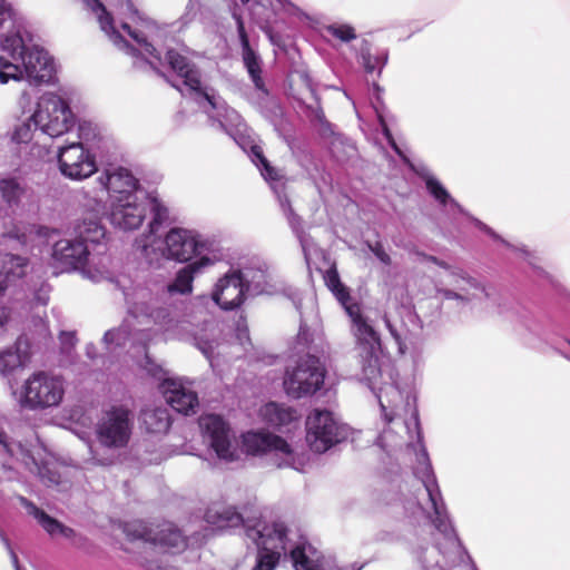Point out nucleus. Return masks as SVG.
Masks as SVG:
<instances>
[{"instance_id": "50", "label": "nucleus", "mask_w": 570, "mask_h": 570, "mask_svg": "<svg viewBox=\"0 0 570 570\" xmlns=\"http://www.w3.org/2000/svg\"><path fill=\"white\" fill-rule=\"evenodd\" d=\"M311 341H312V334H311L309 330L305 325L301 324L299 331L297 334V343L305 347L309 344Z\"/></svg>"}, {"instance_id": "24", "label": "nucleus", "mask_w": 570, "mask_h": 570, "mask_svg": "<svg viewBox=\"0 0 570 570\" xmlns=\"http://www.w3.org/2000/svg\"><path fill=\"white\" fill-rule=\"evenodd\" d=\"M400 321L393 322L386 315L384 323L391 336L395 341L400 354H404L407 350V343L412 344L422 333L423 324L416 312L406 306H402L399 311Z\"/></svg>"}, {"instance_id": "38", "label": "nucleus", "mask_w": 570, "mask_h": 570, "mask_svg": "<svg viewBox=\"0 0 570 570\" xmlns=\"http://www.w3.org/2000/svg\"><path fill=\"white\" fill-rule=\"evenodd\" d=\"M325 282L327 287L331 289V292L334 294V296L337 298V301L344 308H347V306L352 305L350 303L351 296L348 289L341 283V279L336 271H328L325 276Z\"/></svg>"}, {"instance_id": "19", "label": "nucleus", "mask_w": 570, "mask_h": 570, "mask_svg": "<svg viewBox=\"0 0 570 570\" xmlns=\"http://www.w3.org/2000/svg\"><path fill=\"white\" fill-rule=\"evenodd\" d=\"M125 532L132 540H142L155 549L178 552L186 547L185 537L171 522H164L154 528H148L145 523L137 521L126 524Z\"/></svg>"}, {"instance_id": "30", "label": "nucleus", "mask_w": 570, "mask_h": 570, "mask_svg": "<svg viewBox=\"0 0 570 570\" xmlns=\"http://www.w3.org/2000/svg\"><path fill=\"white\" fill-rule=\"evenodd\" d=\"M204 518L208 524L217 529L234 528L243 523V517L235 508L225 507L220 503L208 507Z\"/></svg>"}, {"instance_id": "54", "label": "nucleus", "mask_w": 570, "mask_h": 570, "mask_svg": "<svg viewBox=\"0 0 570 570\" xmlns=\"http://www.w3.org/2000/svg\"><path fill=\"white\" fill-rule=\"evenodd\" d=\"M10 17V7L6 0H0V27Z\"/></svg>"}, {"instance_id": "36", "label": "nucleus", "mask_w": 570, "mask_h": 570, "mask_svg": "<svg viewBox=\"0 0 570 570\" xmlns=\"http://www.w3.org/2000/svg\"><path fill=\"white\" fill-rule=\"evenodd\" d=\"M27 193L26 187L16 178L0 179V194L3 202L9 206H18Z\"/></svg>"}, {"instance_id": "49", "label": "nucleus", "mask_w": 570, "mask_h": 570, "mask_svg": "<svg viewBox=\"0 0 570 570\" xmlns=\"http://www.w3.org/2000/svg\"><path fill=\"white\" fill-rule=\"evenodd\" d=\"M60 342L63 350H69L75 346L77 338L73 332H62L60 334Z\"/></svg>"}, {"instance_id": "8", "label": "nucleus", "mask_w": 570, "mask_h": 570, "mask_svg": "<svg viewBox=\"0 0 570 570\" xmlns=\"http://www.w3.org/2000/svg\"><path fill=\"white\" fill-rule=\"evenodd\" d=\"M1 49L21 66V80L39 83L51 79L55 70L52 58L39 46L28 45L19 31L4 35Z\"/></svg>"}, {"instance_id": "44", "label": "nucleus", "mask_w": 570, "mask_h": 570, "mask_svg": "<svg viewBox=\"0 0 570 570\" xmlns=\"http://www.w3.org/2000/svg\"><path fill=\"white\" fill-rule=\"evenodd\" d=\"M473 222L478 228L485 232L488 235H490L493 239L502 242L505 246L511 247L515 250H520L524 258L529 262V264L534 265L533 259L535 258L530 252H528L524 247H517L508 243L507 240L502 239L492 228L483 224L481 220L473 218Z\"/></svg>"}, {"instance_id": "9", "label": "nucleus", "mask_w": 570, "mask_h": 570, "mask_svg": "<svg viewBox=\"0 0 570 570\" xmlns=\"http://www.w3.org/2000/svg\"><path fill=\"white\" fill-rule=\"evenodd\" d=\"M65 391L62 376L47 371H37L13 392V395L21 409L39 411L58 406Z\"/></svg>"}, {"instance_id": "46", "label": "nucleus", "mask_w": 570, "mask_h": 570, "mask_svg": "<svg viewBox=\"0 0 570 570\" xmlns=\"http://www.w3.org/2000/svg\"><path fill=\"white\" fill-rule=\"evenodd\" d=\"M367 248L375 255V257L384 265L389 266L392 263L391 256L385 250L381 242L370 243L366 242Z\"/></svg>"}, {"instance_id": "14", "label": "nucleus", "mask_w": 570, "mask_h": 570, "mask_svg": "<svg viewBox=\"0 0 570 570\" xmlns=\"http://www.w3.org/2000/svg\"><path fill=\"white\" fill-rule=\"evenodd\" d=\"M249 157L252 158V161L261 170V174L264 177V179L271 184L272 188L277 194V198L282 207V210L286 216L291 228L293 229V232L295 233L301 243L305 258L308 259L311 242L308 236L304 233L302 228L301 217L294 213L288 198L285 195L281 194L279 187L283 188L284 185L281 183L282 176L279 171L269 165V163L267 161L263 154L262 148L257 145H253L250 147Z\"/></svg>"}, {"instance_id": "3", "label": "nucleus", "mask_w": 570, "mask_h": 570, "mask_svg": "<svg viewBox=\"0 0 570 570\" xmlns=\"http://www.w3.org/2000/svg\"><path fill=\"white\" fill-rule=\"evenodd\" d=\"M245 533L258 549L257 562L252 570H274L281 558L287 556L295 570H306V564L315 561V548L281 520L257 521L247 525Z\"/></svg>"}, {"instance_id": "31", "label": "nucleus", "mask_w": 570, "mask_h": 570, "mask_svg": "<svg viewBox=\"0 0 570 570\" xmlns=\"http://www.w3.org/2000/svg\"><path fill=\"white\" fill-rule=\"evenodd\" d=\"M377 399L385 421L392 422L400 414L399 403L403 401V394L395 385H387L380 389Z\"/></svg>"}, {"instance_id": "33", "label": "nucleus", "mask_w": 570, "mask_h": 570, "mask_svg": "<svg viewBox=\"0 0 570 570\" xmlns=\"http://www.w3.org/2000/svg\"><path fill=\"white\" fill-rule=\"evenodd\" d=\"M142 424L150 433H164L170 426L168 411L161 407L145 409L141 412Z\"/></svg>"}, {"instance_id": "61", "label": "nucleus", "mask_w": 570, "mask_h": 570, "mask_svg": "<svg viewBox=\"0 0 570 570\" xmlns=\"http://www.w3.org/2000/svg\"><path fill=\"white\" fill-rule=\"evenodd\" d=\"M279 3L284 4L285 2H287V0H277Z\"/></svg>"}, {"instance_id": "2", "label": "nucleus", "mask_w": 570, "mask_h": 570, "mask_svg": "<svg viewBox=\"0 0 570 570\" xmlns=\"http://www.w3.org/2000/svg\"><path fill=\"white\" fill-rule=\"evenodd\" d=\"M415 476L421 482L414 501L409 500L405 510L413 517L419 513L426 517L443 537V542L425 548L417 559L422 570H476L465 549L463 548L450 519L433 473L428 453L424 448L417 454Z\"/></svg>"}, {"instance_id": "25", "label": "nucleus", "mask_w": 570, "mask_h": 570, "mask_svg": "<svg viewBox=\"0 0 570 570\" xmlns=\"http://www.w3.org/2000/svg\"><path fill=\"white\" fill-rule=\"evenodd\" d=\"M167 403L178 413L189 415L196 413L198 397L196 392L180 379H165L160 385Z\"/></svg>"}, {"instance_id": "32", "label": "nucleus", "mask_w": 570, "mask_h": 570, "mask_svg": "<svg viewBox=\"0 0 570 570\" xmlns=\"http://www.w3.org/2000/svg\"><path fill=\"white\" fill-rule=\"evenodd\" d=\"M261 415L273 426L286 425L297 419V412L288 406L274 402L261 409Z\"/></svg>"}, {"instance_id": "42", "label": "nucleus", "mask_w": 570, "mask_h": 570, "mask_svg": "<svg viewBox=\"0 0 570 570\" xmlns=\"http://www.w3.org/2000/svg\"><path fill=\"white\" fill-rule=\"evenodd\" d=\"M22 365L21 357L18 352L6 350L0 353V374L7 375Z\"/></svg>"}, {"instance_id": "11", "label": "nucleus", "mask_w": 570, "mask_h": 570, "mask_svg": "<svg viewBox=\"0 0 570 570\" xmlns=\"http://www.w3.org/2000/svg\"><path fill=\"white\" fill-rule=\"evenodd\" d=\"M325 365L315 356L307 354L299 357L293 365L286 366L283 386L292 399H303L315 394L324 385Z\"/></svg>"}, {"instance_id": "1", "label": "nucleus", "mask_w": 570, "mask_h": 570, "mask_svg": "<svg viewBox=\"0 0 570 570\" xmlns=\"http://www.w3.org/2000/svg\"><path fill=\"white\" fill-rule=\"evenodd\" d=\"M213 264L208 256L187 264L178 271L174 282L166 286L132 283L129 278L117 279L116 285L122 291L128 316L122 324L109 330L104 335V343L110 351L125 347L128 343L144 348L161 332L171 327L167 307L161 305L160 293L189 294L193 291L195 276Z\"/></svg>"}, {"instance_id": "34", "label": "nucleus", "mask_w": 570, "mask_h": 570, "mask_svg": "<svg viewBox=\"0 0 570 570\" xmlns=\"http://www.w3.org/2000/svg\"><path fill=\"white\" fill-rule=\"evenodd\" d=\"M39 232L35 225H13L2 234V244L19 249L27 246L31 234Z\"/></svg>"}, {"instance_id": "29", "label": "nucleus", "mask_w": 570, "mask_h": 570, "mask_svg": "<svg viewBox=\"0 0 570 570\" xmlns=\"http://www.w3.org/2000/svg\"><path fill=\"white\" fill-rule=\"evenodd\" d=\"M238 35H239V39H240L243 60H244L245 67L248 71L255 87L258 90L266 92L264 81L261 77V72H262L261 59L255 53V51L250 48L249 40H248V37L246 35V31H245V28H244V24L242 21H238Z\"/></svg>"}, {"instance_id": "63", "label": "nucleus", "mask_w": 570, "mask_h": 570, "mask_svg": "<svg viewBox=\"0 0 570 570\" xmlns=\"http://www.w3.org/2000/svg\"><path fill=\"white\" fill-rule=\"evenodd\" d=\"M244 3H247L249 0H242Z\"/></svg>"}, {"instance_id": "55", "label": "nucleus", "mask_w": 570, "mask_h": 570, "mask_svg": "<svg viewBox=\"0 0 570 570\" xmlns=\"http://www.w3.org/2000/svg\"><path fill=\"white\" fill-rule=\"evenodd\" d=\"M31 102V97L28 92L23 91L19 99V105L24 107V105H29Z\"/></svg>"}, {"instance_id": "16", "label": "nucleus", "mask_w": 570, "mask_h": 570, "mask_svg": "<svg viewBox=\"0 0 570 570\" xmlns=\"http://www.w3.org/2000/svg\"><path fill=\"white\" fill-rule=\"evenodd\" d=\"M347 436V428L327 410H314L306 420V441L314 452L324 453Z\"/></svg>"}, {"instance_id": "23", "label": "nucleus", "mask_w": 570, "mask_h": 570, "mask_svg": "<svg viewBox=\"0 0 570 570\" xmlns=\"http://www.w3.org/2000/svg\"><path fill=\"white\" fill-rule=\"evenodd\" d=\"M240 271L230 269L220 277L212 293L213 301L225 311L239 307L248 296Z\"/></svg>"}, {"instance_id": "35", "label": "nucleus", "mask_w": 570, "mask_h": 570, "mask_svg": "<svg viewBox=\"0 0 570 570\" xmlns=\"http://www.w3.org/2000/svg\"><path fill=\"white\" fill-rule=\"evenodd\" d=\"M419 175L425 180V186L429 193L443 206L450 205L452 209L464 213L463 208L450 196L448 190L442 184L428 171H417Z\"/></svg>"}, {"instance_id": "6", "label": "nucleus", "mask_w": 570, "mask_h": 570, "mask_svg": "<svg viewBox=\"0 0 570 570\" xmlns=\"http://www.w3.org/2000/svg\"><path fill=\"white\" fill-rule=\"evenodd\" d=\"M151 213L149 233L155 235L159 226L168 219V208L156 197L145 190H136L111 200L109 220L122 230H134L141 226L147 214Z\"/></svg>"}, {"instance_id": "41", "label": "nucleus", "mask_w": 570, "mask_h": 570, "mask_svg": "<svg viewBox=\"0 0 570 570\" xmlns=\"http://www.w3.org/2000/svg\"><path fill=\"white\" fill-rule=\"evenodd\" d=\"M121 28L136 41L140 48V52H144L160 61V56L158 55L157 50L150 42L147 41V38L140 31L132 29L127 22L121 23Z\"/></svg>"}, {"instance_id": "13", "label": "nucleus", "mask_w": 570, "mask_h": 570, "mask_svg": "<svg viewBox=\"0 0 570 570\" xmlns=\"http://www.w3.org/2000/svg\"><path fill=\"white\" fill-rule=\"evenodd\" d=\"M32 120L42 134L55 138L68 132L75 126L76 117L65 99L53 92H46L36 104Z\"/></svg>"}, {"instance_id": "5", "label": "nucleus", "mask_w": 570, "mask_h": 570, "mask_svg": "<svg viewBox=\"0 0 570 570\" xmlns=\"http://www.w3.org/2000/svg\"><path fill=\"white\" fill-rule=\"evenodd\" d=\"M106 229L97 217L83 218L73 226V237L63 238L55 243L52 259L65 272L80 271L89 276L90 250L88 244L99 248L106 247Z\"/></svg>"}, {"instance_id": "39", "label": "nucleus", "mask_w": 570, "mask_h": 570, "mask_svg": "<svg viewBox=\"0 0 570 570\" xmlns=\"http://www.w3.org/2000/svg\"><path fill=\"white\" fill-rule=\"evenodd\" d=\"M36 130H39V126L36 125V121L32 120L31 114L28 118L14 127L12 132V140L18 144H27L32 139Z\"/></svg>"}, {"instance_id": "21", "label": "nucleus", "mask_w": 570, "mask_h": 570, "mask_svg": "<svg viewBox=\"0 0 570 570\" xmlns=\"http://www.w3.org/2000/svg\"><path fill=\"white\" fill-rule=\"evenodd\" d=\"M164 255L178 262L207 256L209 243L198 233L185 228H171L165 236Z\"/></svg>"}, {"instance_id": "10", "label": "nucleus", "mask_w": 570, "mask_h": 570, "mask_svg": "<svg viewBox=\"0 0 570 570\" xmlns=\"http://www.w3.org/2000/svg\"><path fill=\"white\" fill-rule=\"evenodd\" d=\"M6 419L0 415V483L14 479V471L8 464L4 458H17L23 461L30 472L37 474L48 487L60 484V474L57 471V464L52 460L37 459L29 451H26L21 444L10 440L4 432Z\"/></svg>"}, {"instance_id": "22", "label": "nucleus", "mask_w": 570, "mask_h": 570, "mask_svg": "<svg viewBox=\"0 0 570 570\" xmlns=\"http://www.w3.org/2000/svg\"><path fill=\"white\" fill-rule=\"evenodd\" d=\"M58 163L61 174L70 179H85L97 170L94 157L81 142L60 147Z\"/></svg>"}, {"instance_id": "52", "label": "nucleus", "mask_w": 570, "mask_h": 570, "mask_svg": "<svg viewBox=\"0 0 570 570\" xmlns=\"http://www.w3.org/2000/svg\"><path fill=\"white\" fill-rule=\"evenodd\" d=\"M308 117L311 118V120L317 121L320 124H323L325 118L323 110L318 106L308 107Z\"/></svg>"}, {"instance_id": "27", "label": "nucleus", "mask_w": 570, "mask_h": 570, "mask_svg": "<svg viewBox=\"0 0 570 570\" xmlns=\"http://www.w3.org/2000/svg\"><path fill=\"white\" fill-rule=\"evenodd\" d=\"M249 295H276L282 291V282L267 266H249L240 271Z\"/></svg>"}, {"instance_id": "12", "label": "nucleus", "mask_w": 570, "mask_h": 570, "mask_svg": "<svg viewBox=\"0 0 570 570\" xmlns=\"http://www.w3.org/2000/svg\"><path fill=\"white\" fill-rule=\"evenodd\" d=\"M434 287L440 299L453 301L456 306H465L491 295L482 282L455 266L438 276Z\"/></svg>"}, {"instance_id": "4", "label": "nucleus", "mask_w": 570, "mask_h": 570, "mask_svg": "<svg viewBox=\"0 0 570 570\" xmlns=\"http://www.w3.org/2000/svg\"><path fill=\"white\" fill-rule=\"evenodd\" d=\"M165 58L180 81V83L171 82V86L183 96L193 98L207 114L213 126H217L234 138L236 134L246 131L242 116L230 108L213 88L203 85L199 70L186 57L170 49Z\"/></svg>"}, {"instance_id": "18", "label": "nucleus", "mask_w": 570, "mask_h": 570, "mask_svg": "<svg viewBox=\"0 0 570 570\" xmlns=\"http://www.w3.org/2000/svg\"><path fill=\"white\" fill-rule=\"evenodd\" d=\"M243 444L250 454H274L279 468L288 466L298 471L304 464V459L285 440L272 433L247 432L243 435Z\"/></svg>"}, {"instance_id": "40", "label": "nucleus", "mask_w": 570, "mask_h": 570, "mask_svg": "<svg viewBox=\"0 0 570 570\" xmlns=\"http://www.w3.org/2000/svg\"><path fill=\"white\" fill-rule=\"evenodd\" d=\"M21 66L14 60L0 56V85L9 80H21Z\"/></svg>"}, {"instance_id": "26", "label": "nucleus", "mask_w": 570, "mask_h": 570, "mask_svg": "<svg viewBox=\"0 0 570 570\" xmlns=\"http://www.w3.org/2000/svg\"><path fill=\"white\" fill-rule=\"evenodd\" d=\"M19 501L26 508L27 512L38 521L41 528L50 537H63L70 540L77 548H81L85 544L86 538L77 533L72 528H69L57 519L50 517L24 497H19Z\"/></svg>"}, {"instance_id": "15", "label": "nucleus", "mask_w": 570, "mask_h": 570, "mask_svg": "<svg viewBox=\"0 0 570 570\" xmlns=\"http://www.w3.org/2000/svg\"><path fill=\"white\" fill-rule=\"evenodd\" d=\"M134 415L124 405H114L106 410L96 428L98 442L108 449L125 448L130 439Z\"/></svg>"}, {"instance_id": "28", "label": "nucleus", "mask_w": 570, "mask_h": 570, "mask_svg": "<svg viewBox=\"0 0 570 570\" xmlns=\"http://www.w3.org/2000/svg\"><path fill=\"white\" fill-rule=\"evenodd\" d=\"M81 2L86 9L90 10L96 16L101 30L117 47L128 50L131 55L136 53V49L130 47L115 28L111 16L107 12L106 8L99 0H81Z\"/></svg>"}, {"instance_id": "59", "label": "nucleus", "mask_w": 570, "mask_h": 570, "mask_svg": "<svg viewBox=\"0 0 570 570\" xmlns=\"http://www.w3.org/2000/svg\"><path fill=\"white\" fill-rule=\"evenodd\" d=\"M92 460L99 464H107V462L102 461V460H99L97 459L95 455H92Z\"/></svg>"}, {"instance_id": "51", "label": "nucleus", "mask_w": 570, "mask_h": 570, "mask_svg": "<svg viewBox=\"0 0 570 570\" xmlns=\"http://www.w3.org/2000/svg\"><path fill=\"white\" fill-rule=\"evenodd\" d=\"M417 256L421 257L423 261L431 262V263L438 265L439 267L443 268L444 273H446L452 267L446 262L439 259L438 257L432 256V255H426L424 253H417Z\"/></svg>"}, {"instance_id": "43", "label": "nucleus", "mask_w": 570, "mask_h": 570, "mask_svg": "<svg viewBox=\"0 0 570 570\" xmlns=\"http://www.w3.org/2000/svg\"><path fill=\"white\" fill-rule=\"evenodd\" d=\"M361 61L366 72L371 73L377 68L379 73H381L382 68L387 62V53L382 52L379 56H372L368 50H362Z\"/></svg>"}, {"instance_id": "60", "label": "nucleus", "mask_w": 570, "mask_h": 570, "mask_svg": "<svg viewBox=\"0 0 570 570\" xmlns=\"http://www.w3.org/2000/svg\"><path fill=\"white\" fill-rule=\"evenodd\" d=\"M411 404H410V396L406 395V401H405V407H410Z\"/></svg>"}, {"instance_id": "37", "label": "nucleus", "mask_w": 570, "mask_h": 570, "mask_svg": "<svg viewBox=\"0 0 570 570\" xmlns=\"http://www.w3.org/2000/svg\"><path fill=\"white\" fill-rule=\"evenodd\" d=\"M27 271V259L20 255L7 254L2 263V273L8 282L21 278Z\"/></svg>"}, {"instance_id": "53", "label": "nucleus", "mask_w": 570, "mask_h": 570, "mask_svg": "<svg viewBox=\"0 0 570 570\" xmlns=\"http://www.w3.org/2000/svg\"><path fill=\"white\" fill-rule=\"evenodd\" d=\"M380 120H381V124L383 126V131H384V135L385 137L387 138L389 142L391 144L392 148L397 153V155H400L401 157H403L405 159V157L403 156L402 151L400 150V148L397 147V145L395 144L389 128L386 127V125L383 122L382 118L380 117Z\"/></svg>"}, {"instance_id": "17", "label": "nucleus", "mask_w": 570, "mask_h": 570, "mask_svg": "<svg viewBox=\"0 0 570 570\" xmlns=\"http://www.w3.org/2000/svg\"><path fill=\"white\" fill-rule=\"evenodd\" d=\"M346 314L351 318V330L357 343L368 354L367 364L363 366L364 377L372 384L380 375L379 360L376 353L381 348V340L379 333L374 330L368 320L363 316L356 304L345 308Z\"/></svg>"}, {"instance_id": "57", "label": "nucleus", "mask_w": 570, "mask_h": 570, "mask_svg": "<svg viewBox=\"0 0 570 570\" xmlns=\"http://www.w3.org/2000/svg\"><path fill=\"white\" fill-rule=\"evenodd\" d=\"M412 419H413V422H414V425L416 429H419V419H417V413L416 411H413L412 413Z\"/></svg>"}, {"instance_id": "48", "label": "nucleus", "mask_w": 570, "mask_h": 570, "mask_svg": "<svg viewBox=\"0 0 570 570\" xmlns=\"http://www.w3.org/2000/svg\"><path fill=\"white\" fill-rule=\"evenodd\" d=\"M0 540L4 544L6 549L8 550L9 554H10V558H11V562H12L14 569L16 570H21L20 564H19L18 556L13 551V549H12V547L10 544L9 539L6 537L4 532L1 529H0Z\"/></svg>"}, {"instance_id": "56", "label": "nucleus", "mask_w": 570, "mask_h": 570, "mask_svg": "<svg viewBox=\"0 0 570 570\" xmlns=\"http://www.w3.org/2000/svg\"><path fill=\"white\" fill-rule=\"evenodd\" d=\"M86 353H87L88 357L95 358L96 357V347L92 344L87 345Z\"/></svg>"}, {"instance_id": "20", "label": "nucleus", "mask_w": 570, "mask_h": 570, "mask_svg": "<svg viewBox=\"0 0 570 570\" xmlns=\"http://www.w3.org/2000/svg\"><path fill=\"white\" fill-rule=\"evenodd\" d=\"M203 436L216 455L226 462L238 458L237 441L228 424L216 414L203 415L199 419Z\"/></svg>"}, {"instance_id": "62", "label": "nucleus", "mask_w": 570, "mask_h": 570, "mask_svg": "<svg viewBox=\"0 0 570 570\" xmlns=\"http://www.w3.org/2000/svg\"><path fill=\"white\" fill-rule=\"evenodd\" d=\"M417 438H419V440H421V433H420V431H417Z\"/></svg>"}, {"instance_id": "58", "label": "nucleus", "mask_w": 570, "mask_h": 570, "mask_svg": "<svg viewBox=\"0 0 570 570\" xmlns=\"http://www.w3.org/2000/svg\"><path fill=\"white\" fill-rule=\"evenodd\" d=\"M568 348H569V351H564V352H562V353H563V355H564L568 360H570V343L568 344Z\"/></svg>"}, {"instance_id": "47", "label": "nucleus", "mask_w": 570, "mask_h": 570, "mask_svg": "<svg viewBox=\"0 0 570 570\" xmlns=\"http://www.w3.org/2000/svg\"><path fill=\"white\" fill-rule=\"evenodd\" d=\"M197 346L202 351V353L206 356V358L210 362V365L214 364V351L218 346L215 341H207L199 338L197 341Z\"/></svg>"}, {"instance_id": "45", "label": "nucleus", "mask_w": 570, "mask_h": 570, "mask_svg": "<svg viewBox=\"0 0 570 570\" xmlns=\"http://www.w3.org/2000/svg\"><path fill=\"white\" fill-rule=\"evenodd\" d=\"M328 32L333 37L346 42L356 38L354 29L347 24L330 26Z\"/></svg>"}, {"instance_id": "7", "label": "nucleus", "mask_w": 570, "mask_h": 570, "mask_svg": "<svg viewBox=\"0 0 570 570\" xmlns=\"http://www.w3.org/2000/svg\"><path fill=\"white\" fill-rule=\"evenodd\" d=\"M96 186L82 188L80 191V204L87 212L91 213L100 220L106 214V202L108 197L116 199L127 194H134L141 190L138 187V180L124 167L107 168L96 178Z\"/></svg>"}]
</instances>
